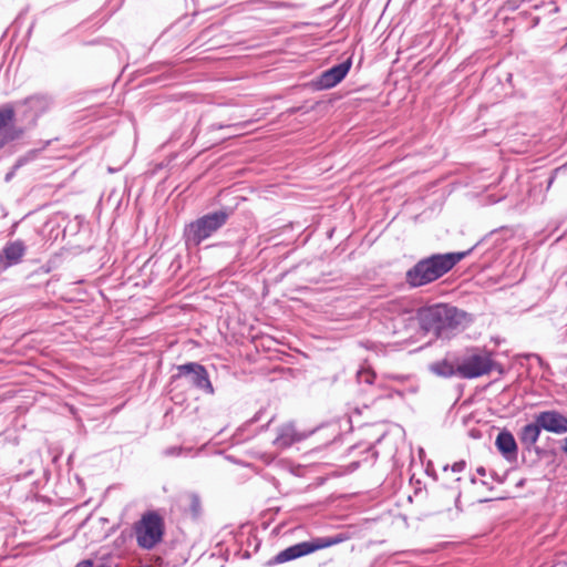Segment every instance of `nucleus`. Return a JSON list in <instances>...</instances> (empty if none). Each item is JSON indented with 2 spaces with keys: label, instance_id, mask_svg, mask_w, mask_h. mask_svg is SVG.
I'll use <instances>...</instances> for the list:
<instances>
[{
  "label": "nucleus",
  "instance_id": "14",
  "mask_svg": "<svg viewBox=\"0 0 567 567\" xmlns=\"http://www.w3.org/2000/svg\"><path fill=\"white\" fill-rule=\"evenodd\" d=\"M495 445L506 458H512L517 453V444L515 437L508 431H502L498 433Z\"/></svg>",
  "mask_w": 567,
  "mask_h": 567
},
{
  "label": "nucleus",
  "instance_id": "25",
  "mask_svg": "<svg viewBox=\"0 0 567 567\" xmlns=\"http://www.w3.org/2000/svg\"><path fill=\"white\" fill-rule=\"evenodd\" d=\"M485 472H486L485 468L482 466L477 468V474H480L481 476H484Z\"/></svg>",
  "mask_w": 567,
  "mask_h": 567
},
{
  "label": "nucleus",
  "instance_id": "26",
  "mask_svg": "<svg viewBox=\"0 0 567 567\" xmlns=\"http://www.w3.org/2000/svg\"><path fill=\"white\" fill-rule=\"evenodd\" d=\"M97 567H110V566L102 564V565H100Z\"/></svg>",
  "mask_w": 567,
  "mask_h": 567
},
{
  "label": "nucleus",
  "instance_id": "23",
  "mask_svg": "<svg viewBox=\"0 0 567 567\" xmlns=\"http://www.w3.org/2000/svg\"><path fill=\"white\" fill-rule=\"evenodd\" d=\"M75 567H93V561L91 559H85L78 563Z\"/></svg>",
  "mask_w": 567,
  "mask_h": 567
},
{
  "label": "nucleus",
  "instance_id": "7",
  "mask_svg": "<svg viewBox=\"0 0 567 567\" xmlns=\"http://www.w3.org/2000/svg\"><path fill=\"white\" fill-rule=\"evenodd\" d=\"M175 378H187L188 382L196 389L213 395L215 390L209 380L208 372L204 365L197 362H188L177 365Z\"/></svg>",
  "mask_w": 567,
  "mask_h": 567
},
{
  "label": "nucleus",
  "instance_id": "12",
  "mask_svg": "<svg viewBox=\"0 0 567 567\" xmlns=\"http://www.w3.org/2000/svg\"><path fill=\"white\" fill-rule=\"evenodd\" d=\"M305 437L302 433L296 430L292 422H288L277 429V435L272 444L278 450H286L293 443L302 441Z\"/></svg>",
  "mask_w": 567,
  "mask_h": 567
},
{
  "label": "nucleus",
  "instance_id": "10",
  "mask_svg": "<svg viewBox=\"0 0 567 567\" xmlns=\"http://www.w3.org/2000/svg\"><path fill=\"white\" fill-rule=\"evenodd\" d=\"M27 247L22 240L8 243L0 251V270L19 264L25 255Z\"/></svg>",
  "mask_w": 567,
  "mask_h": 567
},
{
  "label": "nucleus",
  "instance_id": "24",
  "mask_svg": "<svg viewBox=\"0 0 567 567\" xmlns=\"http://www.w3.org/2000/svg\"><path fill=\"white\" fill-rule=\"evenodd\" d=\"M560 450L563 453L567 454V436L560 441Z\"/></svg>",
  "mask_w": 567,
  "mask_h": 567
},
{
  "label": "nucleus",
  "instance_id": "3",
  "mask_svg": "<svg viewBox=\"0 0 567 567\" xmlns=\"http://www.w3.org/2000/svg\"><path fill=\"white\" fill-rule=\"evenodd\" d=\"M229 212L226 209L208 213L185 226L184 239L187 247L199 246L212 237L228 220Z\"/></svg>",
  "mask_w": 567,
  "mask_h": 567
},
{
  "label": "nucleus",
  "instance_id": "15",
  "mask_svg": "<svg viewBox=\"0 0 567 567\" xmlns=\"http://www.w3.org/2000/svg\"><path fill=\"white\" fill-rule=\"evenodd\" d=\"M430 371L439 377L450 378L457 373V367L455 368L447 360H442L430 364Z\"/></svg>",
  "mask_w": 567,
  "mask_h": 567
},
{
  "label": "nucleus",
  "instance_id": "18",
  "mask_svg": "<svg viewBox=\"0 0 567 567\" xmlns=\"http://www.w3.org/2000/svg\"><path fill=\"white\" fill-rule=\"evenodd\" d=\"M375 378V373L370 368H361L357 372V379L359 383L372 384Z\"/></svg>",
  "mask_w": 567,
  "mask_h": 567
},
{
  "label": "nucleus",
  "instance_id": "6",
  "mask_svg": "<svg viewBox=\"0 0 567 567\" xmlns=\"http://www.w3.org/2000/svg\"><path fill=\"white\" fill-rule=\"evenodd\" d=\"M493 367L491 355L486 352H476L465 357L457 364V374L462 378L473 379L487 374Z\"/></svg>",
  "mask_w": 567,
  "mask_h": 567
},
{
  "label": "nucleus",
  "instance_id": "21",
  "mask_svg": "<svg viewBox=\"0 0 567 567\" xmlns=\"http://www.w3.org/2000/svg\"><path fill=\"white\" fill-rule=\"evenodd\" d=\"M465 466H466V463L464 461H458L452 465V471L455 473H461L465 470Z\"/></svg>",
  "mask_w": 567,
  "mask_h": 567
},
{
  "label": "nucleus",
  "instance_id": "8",
  "mask_svg": "<svg viewBox=\"0 0 567 567\" xmlns=\"http://www.w3.org/2000/svg\"><path fill=\"white\" fill-rule=\"evenodd\" d=\"M50 104V99L47 95L37 94L17 102L16 107L18 110L22 109V116L25 121L34 123L38 116L49 109Z\"/></svg>",
  "mask_w": 567,
  "mask_h": 567
},
{
  "label": "nucleus",
  "instance_id": "13",
  "mask_svg": "<svg viewBox=\"0 0 567 567\" xmlns=\"http://www.w3.org/2000/svg\"><path fill=\"white\" fill-rule=\"evenodd\" d=\"M540 432L542 427L539 426L537 419L534 417V422L528 423L520 429L518 439L527 450H530L539 440Z\"/></svg>",
  "mask_w": 567,
  "mask_h": 567
},
{
  "label": "nucleus",
  "instance_id": "20",
  "mask_svg": "<svg viewBox=\"0 0 567 567\" xmlns=\"http://www.w3.org/2000/svg\"><path fill=\"white\" fill-rule=\"evenodd\" d=\"M22 134L21 130H10L4 133L3 143L18 138Z\"/></svg>",
  "mask_w": 567,
  "mask_h": 567
},
{
  "label": "nucleus",
  "instance_id": "22",
  "mask_svg": "<svg viewBox=\"0 0 567 567\" xmlns=\"http://www.w3.org/2000/svg\"><path fill=\"white\" fill-rule=\"evenodd\" d=\"M17 171L18 169H14V165H13L12 168L6 174L4 181L7 183L10 182L13 178V176L16 175Z\"/></svg>",
  "mask_w": 567,
  "mask_h": 567
},
{
  "label": "nucleus",
  "instance_id": "9",
  "mask_svg": "<svg viewBox=\"0 0 567 567\" xmlns=\"http://www.w3.org/2000/svg\"><path fill=\"white\" fill-rule=\"evenodd\" d=\"M535 417L544 431L557 435L567 433V416L557 410L540 411Z\"/></svg>",
  "mask_w": 567,
  "mask_h": 567
},
{
  "label": "nucleus",
  "instance_id": "5",
  "mask_svg": "<svg viewBox=\"0 0 567 567\" xmlns=\"http://www.w3.org/2000/svg\"><path fill=\"white\" fill-rule=\"evenodd\" d=\"M343 539L341 537H318L312 538L309 542H301L298 544H295L280 553H278L272 561L275 564H282L286 561H290L292 559H297L299 557L309 555L311 553H315L319 549H323L333 545H337L341 543Z\"/></svg>",
  "mask_w": 567,
  "mask_h": 567
},
{
  "label": "nucleus",
  "instance_id": "2",
  "mask_svg": "<svg viewBox=\"0 0 567 567\" xmlns=\"http://www.w3.org/2000/svg\"><path fill=\"white\" fill-rule=\"evenodd\" d=\"M466 256V252L435 254L420 260L406 272V281L412 287L430 284L447 271Z\"/></svg>",
  "mask_w": 567,
  "mask_h": 567
},
{
  "label": "nucleus",
  "instance_id": "4",
  "mask_svg": "<svg viewBox=\"0 0 567 567\" xmlns=\"http://www.w3.org/2000/svg\"><path fill=\"white\" fill-rule=\"evenodd\" d=\"M136 543L142 549L156 547L164 536V520L155 512L144 514L134 525Z\"/></svg>",
  "mask_w": 567,
  "mask_h": 567
},
{
  "label": "nucleus",
  "instance_id": "1",
  "mask_svg": "<svg viewBox=\"0 0 567 567\" xmlns=\"http://www.w3.org/2000/svg\"><path fill=\"white\" fill-rule=\"evenodd\" d=\"M417 319L423 330L437 338L449 339L466 319V313L444 303L421 308Z\"/></svg>",
  "mask_w": 567,
  "mask_h": 567
},
{
  "label": "nucleus",
  "instance_id": "16",
  "mask_svg": "<svg viewBox=\"0 0 567 567\" xmlns=\"http://www.w3.org/2000/svg\"><path fill=\"white\" fill-rule=\"evenodd\" d=\"M188 509L194 518H197L202 513V503L198 495L192 493L187 495Z\"/></svg>",
  "mask_w": 567,
  "mask_h": 567
},
{
  "label": "nucleus",
  "instance_id": "17",
  "mask_svg": "<svg viewBox=\"0 0 567 567\" xmlns=\"http://www.w3.org/2000/svg\"><path fill=\"white\" fill-rule=\"evenodd\" d=\"M14 117V107L6 105L0 109V131L4 128Z\"/></svg>",
  "mask_w": 567,
  "mask_h": 567
},
{
  "label": "nucleus",
  "instance_id": "11",
  "mask_svg": "<svg viewBox=\"0 0 567 567\" xmlns=\"http://www.w3.org/2000/svg\"><path fill=\"white\" fill-rule=\"evenodd\" d=\"M351 61H344L322 72L317 81L319 89H331L340 83L348 74Z\"/></svg>",
  "mask_w": 567,
  "mask_h": 567
},
{
  "label": "nucleus",
  "instance_id": "19",
  "mask_svg": "<svg viewBox=\"0 0 567 567\" xmlns=\"http://www.w3.org/2000/svg\"><path fill=\"white\" fill-rule=\"evenodd\" d=\"M38 156V151L37 150H31L29 151L27 154H24L23 156H20L16 163H14V169H19L20 167L24 166L25 164L34 161Z\"/></svg>",
  "mask_w": 567,
  "mask_h": 567
}]
</instances>
